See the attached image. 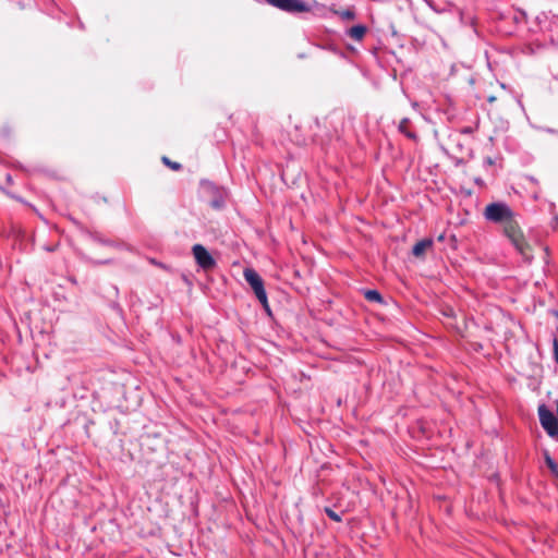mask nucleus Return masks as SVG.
<instances>
[{
    "instance_id": "1",
    "label": "nucleus",
    "mask_w": 558,
    "mask_h": 558,
    "mask_svg": "<svg viewBox=\"0 0 558 558\" xmlns=\"http://www.w3.org/2000/svg\"><path fill=\"white\" fill-rule=\"evenodd\" d=\"M501 227L505 236L510 241L515 251L523 257L525 262L530 263L533 259L532 248L521 229L519 215L517 214L513 216V218L508 220Z\"/></svg>"
},
{
    "instance_id": "2",
    "label": "nucleus",
    "mask_w": 558,
    "mask_h": 558,
    "mask_svg": "<svg viewBox=\"0 0 558 558\" xmlns=\"http://www.w3.org/2000/svg\"><path fill=\"white\" fill-rule=\"evenodd\" d=\"M483 215L487 221L502 226L517 213L505 202H494L485 207Z\"/></svg>"
},
{
    "instance_id": "3",
    "label": "nucleus",
    "mask_w": 558,
    "mask_h": 558,
    "mask_svg": "<svg viewBox=\"0 0 558 558\" xmlns=\"http://www.w3.org/2000/svg\"><path fill=\"white\" fill-rule=\"evenodd\" d=\"M243 275H244L246 282L250 284V287L254 291L257 300L263 305L264 310L267 313H270V306L268 304L267 293H266V290L264 287V281L262 279V277L253 268H245Z\"/></svg>"
},
{
    "instance_id": "4",
    "label": "nucleus",
    "mask_w": 558,
    "mask_h": 558,
    "mask_svg": "<svg viewBox=\"0 0 558 558\" xmlns=\"http://www.w3.org/2000/svg\"><path fill=\"white\" fill-rule=\"evenodd\" d=\"M192 253L196 264L204 270H210L216 267L217 263L207 248L202 244H195L192 247Z\"/></svg>"
},
{
    "instance_id": "5",
    "label": "nucleus",
    "mask_w": 558,
    "mask_h": 558,
    "mask_svg": "<svg viewBox=\"0 0 558 558\" xmlns=\"http://www.w3.org/2000/svg\"><path fill=\"white\" fill-rule=\"evenodd\" d=\"M539 422L549 436L558 435V422L554 413L544 404L538 408Z\"/></svg>"
},
{
    "instance_id": "6",
    "label": "nucleus",
    "mask_w": 558,
    "mask_h": 558,
    "mask_svg": "<svg viewBox=\"0 0 558 558\" xmlns=\"http://www.w3.org/2000/svg\"><path fill=\"white\" fill-rule=\"evenodd\" d=\"M210 192L213 194V198L209 201V205L211 208L216 210H221L226 207V198L227 192L222 187H218L214 184H209Z\"/></svg>"
},
{
    "instance_id": "7",
    "label": "nucleus",
    "mask_w": 558,
    "mask_h": 558,
    "mask_svg": "<svg viewBox=\"0 0 558 558\" xmlns=\"http://www.w3.org/2000/svg\"><path fill=\"white\" fill-rule=\"evenodd\" d=\"M432 245H433L432 239H423L414 244V246L412 248V254L415 257H421L424 255V253L427 248L432 247Z\"/></svg>"
},
{
    "instance_id": "8",
    "label": "nucleus",
    "mask_w": 558,
    "mask_h": 558,
    "mask_svg": "<svg viewBox=\"0 0 558 558\" xmlns=\"http://www.w3.org/2000/svg\"><path fill=\"white\" fill-rule=\"evenodd\" d=\"M366 32H367V27L365 25L357 24V25H354L351 28H349L347 31V35L350 38H352L356 41H360L364 38Z\"/></svg>"
},
{
    "instance_id": "9",
    "label": "nucleus",
    "mask_w": 558,
    "mask_h": 558,
    "mask_svg": "<svg viewBox=\"0 0 558 558\" xmlns=\"http://www.w3.org/2000/svg\"><path fill=\"white\" fill-rule=\"evenodd\" d=\"M409 123H410V120H409L408 118H403V119L400 121L398 129H399V131H400L402 134H404L408 138L413 140V141H416V140H417V135H416L414 132H412V131L408 130V124H409Z\"/></svg>"
},
{
    "instance_id": "10",
    "label": "nucleus",
    "mask_w": 558,
    "mask_h": 558,
    "mask_svg": "<svg viewBox=\"0 0 558 558\" xmlns=\"http://www.w3.org/2000/svg\"><path fill=\"white\" fill-rule=\"evenodd\" d=\"M89 236L96 243L107 245V246H116V243L112 240L105 239L101 234H99L97 232H90Z\"/></svg>"
},
{
    "instance_id": "11",
    "label": "nucleus",
    "mask_w": 558,
    "mask_h": 558,
    "mask_svg": "<svg viewBox=\"0 0 558 558\" xmlns=\"http://www.w3.org/2000/svg\"><path fill=\"white\" fill-rule=\"evenodd\" d=\"M364 296L369 302L383 303V296L377 290H366Z\"/></svg>"
},
{
    "instance_id": "12",
    "label": "nucleus",
    "mask_w": 558,
    "mask_h": 558,
    "mask_svg": "<svg viewBox=\"0 0 558 558\" xmlns=\"http://www.w3.org/2000/svg\"><path fill=\"white\" fill-rule=\"evenodd\" d=\"M162 162L165 165H167L168 167H170L171 169L173 170H180L182 168L181 163L179 162H175V161H171L168 157L163 156L162 157Z\"/></svg>"
},
{
    "instance_id": "13",
    "label": "nucleus",
    "mask_w": 558,
    "mask_h": 558,
    "mask_svg": "<svg viewBox=\"0 0 558 558\" xmlns=\"http://www.w3.org/2000/svg\"><path fill=\"white\" fill-rule=\"evenodd\" d=\"M325 512L328 515V518H330L331 520H333L336 522L341 521V515L338 514L337 512H335L331 508H328V507L325 508Z\"/></svg>"
},
{
    "instance_id": "14",
    "label": "nucleus",
    "mask_w": 558,
    "mask_h": 558,
    "mask_svg": "<svg viewBox=\"0 0 558 558\" xmlns=\"http://www.w3.org/2000/svg\"><path fill=\"white\" fill-rule=\"evenodd\" d=\"M343 20H353L355 19V13L352 10H344L340 13Z\"/></svg>"
},
{
    "instance_id": "15",
    "label": "nucleus",
    "mask_w": 558,
    "mask_h": 558,
    "mask_svg": "<svg viewBox=\"0 0 558 558\" xmlns=\"http://www.w3.org/2000/svg\"><path fill=\"white\" fill-rule=\"evenodd\" d=\"M546 463L553 472H557V464L549 456H546Z\"/></svg>"
},
{
    "instance_id": "16",
    "label": "nucleus",
    "mask_w": 558,
    "mask_h": 558,
    "mask_svg": "<svg viewBox=\"0 0 558 558\" xmlns=\"http://www.w3.org/2000/svg\"><path fill=\"white\" fill-rule=\"evenodd\" d=\"M553 352H554V360L558 364V351H553Z\"/></svg>"
},
{
    "instance_id": "17",
    "label": "nucleus",
    "mask_w": 558,
    "mask_h": 558,
    "mask_svg": "<svg viewBox=\"0 0 558 558\" xmlns=\"http://www.w3.org/2000/svg\"><path fill=\"white\" fill-rule=\"evenodd\" d=\"M429 7H432L429 0H424Z\"/></svg>"
}]
</instances>
